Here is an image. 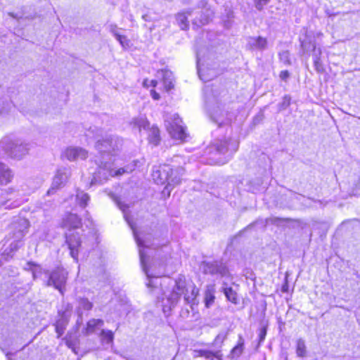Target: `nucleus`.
Wrapping results in <instances>:
<instances>
[{"label": "nucleus", "mask_w": 360, "mask_h": 360, "mask_svg": "<svg viewBox=\"0 0 360 360\" xmlns=\"http://www.w3.org/2000/svg\"><path fill=\"white\" fill-rule=\"evenodd\" d=\"M174 284L170 291L165 294V298L162 299V310L165 314L169 313L178 304L181 296L184 297V302L190 306L193 310L195 304V299L198 290L193 285L186 284L184 276L179 275L173 281Z\"/></svg>", "instance_id": "nucleus-1"}, {"label": "nucleus", "mask_w": 360, "mask_h": 360, "mask_svg": "<svg viewBox=\"0 0 360 360\" xmlns=\"http://www.w3.org/2000/svg\"><path fill=\"white\" fill-rule=\"evenodd\" d=\"M103 134L102 129L93 126L86 130L85 136L88 139H96L95 148L101 156V161H109L112 156H115L120 150L122 140L114 135L106 134L103 136Z\"/></svg>", "instance_id": "nucleus-2"}, {"label": "nucleus", "mask_w": 360, "mask_h": 360, "mask_svg": "<svg viewBox=\"0 0 360 360\" xmlns=\"http://www.w3.org/2000/svg\"><path fill=\"white\" fill-rule=\"evenodd\" d=\"M184 173L183 167H179L174 170L169 165H164L156 169H153L152 176L157 184L167 183L162 193H167V195L169 196L172 188L181 183Z\"/></svg>", "instance_id": "nucleus-3"}, {"label": "nucleus", "mask_w": 360, "mask_h": 360, "mask_svg": "<svg viewBox=\"0 0 360 360\" xmlns=\"http://www.w3.org/2000/svg\"><path fill=\"white\" fill-rule=\"evenodd\" d=\"M30 221L22 217H15L9 226V233L6 237L8 247L5 249L8 255L18 250L23 244L22 238L28 231Z\"/></svg>", "instance_id": "nucleus-4"}, {"label": "nucleus", "mask_w": 360, "mask_h": 360, "mask_svg": "<svg viewBox=\"0 0 360 360\" xmlns=\"http://www.w3.org/2000/svg\"><path fill=\"white\" fill-rule=\"evenodd\" d=\"M133 169L129 168V167H122L115 170L112 167L110 160L100 161L98 172L92 179L91 184H94V181L103 184L106 181L109 177L120 176L125 173H129Z\"/></svg>", "instance_id": "nucleus-5"}, {"label": "nucleus", "mask_w": 360, "mask_h": 360, "mask_svg": "<svg viewBox=\"0 0 360 360\" xmlns=\"http://www.w3.org/2000/svg\"><path fill=\"white\" fill-rule=\"evenodd\" d=\"M67 278L68 272L63 268L57 267L46 274V279H44V283L46 286L54 287L61 295H63Z\"/></svg>", "instance_id": "nucleus-6"}, {"label": "nucleus", "mask_w": 360, "mask_h": 360, "mask_svg": "<svg viewBox=\"0 0 360 360\" xmlns=\"http://www.w3.org/2000/svg\"><path fill=\"white\" fill-rule=\"evenodd\" d=\"M0 201L2 202L1 207L11 210L20 206L27 201V198L19 191L8 188L0 193Z\"/></svg>", "instance_id": "nucleus-7"}, {"label": "nucleus", "mask_w": 360, "mask_h": 360, "mask_svg": "<svg viewBox=\"0 0 360 360\" xmlns=\"http://www.w3.org/2000/svg\"><path fill=\"white\" fill-rule=\"evenodd\" d=\"M0 150L11 158L20 159L28 153L30 147L28 143L4 139L0 142Z\"/></svg>", "instance_id": "nucleus-8"}, {"label": "nucleus", "mask_w": 360, "mask_h": 360, "mask_svg": "<svg viewBox=\"0 0 360 360\" xmlns=\"http://www.w3.org/2000/svg\"><path fill=\"white\" fill-rule=\"evenodd\" d=\"M182 120L179 115L174 114L170 120H165V126L170 136L176 140L184 141L186 138L184 127L181 125Z\"/></svg>", "instance_id": "nucleus-9"}, {"label": "nucleus", "mask_w": 360, "mask_h": 360, "mask_svg": "<svg viewBox=\"0 0 360 360\" xmlns=\"http://www.w3.org/2000/svg\"><path fill=\"white\" fill-rule=\"evenodd\" d=\"M238 147V141L233 140H224L216 143V152L220 155H226L225 160L221 162L222 164H224L231 158L232 154L237 150Z\"/></svg>", "instance_id": "nucleus-10"}, {"label": "nucleus", "mask_w": 360, "mask_h": 360, "mask_svg": "<svg viewBox=\"0 0 360 360\" xmlns=\"http://www.w3.org/2000/svg\"><path fill=\"white\" fill-rule=\"evenodd\" d=\"M132 230L134 238L136 240V242L137 243V245L139 248V257H140V262L142 267L143 271L146 274L148 278H150L152 277H155V276H153L149 274L148 269L147 268V261L148 258L146 256V254L144 252L143 248L148 247V245H146V239L141 238V236L132 227L131 225H130Z\"/></svg>", "instance_id": "nucleus-11"}, {"label": "nucleus", "mask_w": 360, "mask_h": 360, "mask_svg": "<svg viewBox=\"0 0 360 360\" xmlns=\"http://www.w3.org/2000/svg\"><path fill=\"white\" fill-rule=\"evenodd\" d=\"M340 186L348 195H357L356 191L360 188V175L356 174H349L346 179L342 181Z\"/></svg>", "instance_id": "nucleus-12"}, {"label": "nucleus", "mask_w": 360, "mask_h": 360, "mask_svg": "<svg viewBox=\"0 0 360 360\" xmlns=\"http://www.w3.org/2000/svg\"><path fill=\"white\" fill-rule=\"evenodd\" d=\"M303 34L300 36V46L303 54L309 53L316 49L315 34L313 31L302 30Z\"/></svg>", "instance_id": "nucleus-13"}, {"label": "nucleus", "mask_w": 360, "mask_h": 360, "mask_svg": "<svg viewBox=\"0 0 360 360\" xmlns=\"http://www.w3.org/2000/svg\"><path fill=\"white\" fill-rule=\"evenodd\" d=\"M70 175V169L65 167L60 168L55 174L51 188L47 191V194L50 195L55 191L63 186L67 182Z\"/></svg>", "instance_id": "nucleus-14"}, {"label": "nucleus", "mask_w": 360, "mask_h": 360, "mask_svg": "<svg viewBox=\"0 0 360 360\" xmlns=\"http://www.w3.org/2000/svg\"><path fill=\"white\" fill-rule=\"evenodd\" d=\"M199 8L202 9L200 17L193 19V24L197 27L207 24L214 15V11L208 6L205 0H201Z\"/></svg>", "instance_id": "nucleus-15"}, {"label": "nucleus", "mask_w": 360, "mask_h": 360, "mask_svg": "<svg viewBox=\"0 0 360 360\" xmlns=\"http://www.w3.org/2000/svg\"><path fill=\"white\" fill-rule=\"evenodd\" d=\"M204 272L211 275H219L220 277L229 276L226 266L219 262H207L204 265Z\"/></svg>", "instance_id": "nucleus-16"}, {"label": "nucleus", "mask_w": 360, "mask_h": 360, "mask_svg": "<svg viewBox=\"0 0 360 360\" xmlns=\"http://www.w3.org/2000/svg\"><path fill=\"white\" fill-rule=\"evenodd\" d=\"M66 243L70 251V255L75 259H77L78 248L80 247L81 240L77 233H66Z\"/></svg>", "instance_id": "nucleus-17"}, {"label": "nucleus", "mask_w": 360, "mask_h": 360, "mask_svg": "<svg viewBox=\"0 0 360 360\" xmlns=\"http://www.w3.org/2000/svg\"><path fill=\"white\" fill-rule=\"evenodd\" d=\"M63 155L70 161L85 160L88 156V152L82 148L70 147L65 150Z\"/></svg>", "instance_id": "nucleus-18"}, {"label": "nucleus", "mask_w": 360, "mask_h": 360, "mask_svg": "<svg viewBox=\"0 0 360 360\" xmlns=\"http://www.w3.org/2000/svg\"><path fill=\"white\" fill-rule=\"evenodd\" d=\"M247 46L252 51H263L268 47V41L262 37H250Z\"/></svg>", "instance_id": "nucleus-19"}, {"label": "nucleus", "mask_w": 360, "mask_h": 360, "mask_svg": "<svg viewBox=\"0 0 360 360\" xmlns=\"http://www.w3.org/2000/svg\"><path fill=\"white\" fill-rule=\"evenodd\" d=\"M63 226L70 230L78 229L81 226V219L76 214L69 213L63 219Z\"/></svg>", "instance_id": "nucleus-20"}, {"label": "nucleus", "mask_w": 360, "mask_h": 360, "mask_svg": "<svg viewBox=\"0 0 360 360\" xmlns=\"http://www.w3.org/2000/svg\"><path fill=\"white\" fill-rule=\"evenodd\" d=\"M158 77H161L167 91L174 87L172 72L167 70H161L158 72Z\"/></svg>", "instance_id": "nucleus-21"}, {"label": "nucleus", "mask_w": 360, "mask_h": 360, "mask_svg": "<svg viewBox=\"0 0 360 360\" xmlns=\"http://www.w3.org/2000/svg\"><path fill=\"white\" fill-rule=\"evenodd\" d=\"M13 177L12 171L5 164L0 162V184H9Z\"/></svg>", "instance_id": "nucleus-22"}, {"label": "nucleus", "mask_w": 360, "mask_h": 360, "mask_svg": "<svg viewBox=\"0 0 360 360\" xmlns=\"http://www.w3.org/2000/svg\"><path fill=\"white\" fill-rule=\"evenodd\" d=\"M245 341L242 335H239L237 345L231 350L228 357L231 359H235L240 357L244 350Z\"/></svg>", "instance_id": "nucleus-23"}, {"label": "nucleus", "mask_w": 360, "mask_h": 360, "mask_svg": "<svg viewBox=\"0 0 360 360\" xmlns=\"http://www.w3.org/2000/svg\"><path fill=\"white\" fill-rule=\"evenodd\" d=\"M198 356H202L209 360H221L222 354L220 350L212 352L210 350L200 349L195 351Z\"/></svg>", "instance_id": "nucleus-24"}, {"label": "nucleus", "mask_w": 360, "mask_h": 360, "mask_svg": "<svg viewBox=\"0 0 360 360\" xmlns=\"http://www.w3.org/2000/svg\"><path fill=\"white\" fill-rule=\"evenodd\" d=\"M192 12V11H186L176 15V20L181 30H186L188 28V17L191 15Z\"/></svg>", "instance_id": "nucleus-25"}, {"label": "nucleus", "mask_w": 360, "mask_h": 360, "mask_svg": "<svg viewBox=\"0 0 360 360\" xmlns=\"http://www.w3.org/2000/svg\"><path fill=\"white\" fill-rule=\"evenodd\" d=\"M104 324V321L102 319H92L89 320L86 323V330L88 334L96 332L97 328L102 327Z\"/></svg>", "instance_id": "nucleus-26"}, {"label": "nucleus", "mask_w": 360, "mask_h": 360, "mask_svg": "<svg viewBox=\"0 0 360 360\" xmlns=\"http://www.w3.org/2000/svg\"><path fill=\"white\" fill-rule=\"evenodd\" d=\"M223 292L229 301L233 304L238 303L237 293L232 288L228 287L226 283H223Z\"/></svg>", "instance_id": "nucleus-27"}, {"label": "nucleus", "mask_w": 360, "mask_h": 360, "mask_svg": "<svg viewBox=\"0 0 360 360\" xmlns=\"http://www.w3.org/2000/svg\"><path fill=\"white\" fill-rule=\"evenodd\" d=\"M148 139L150 143L157 146L160 142V131L157 127L153 126L149 129Z\"/></svg>", "instance_id": "nucleus-28"}, {"label": "nucleus", "mask_w": 360, "mask_h": 360, "mask_svg": "<svg viewBox=\"0 0 360 360\" xmlns=\"http://www.w3.org/2000/svg\"><path fill=\"white\" fill-rule=\"evenodd\" d=\"M32 276L34 280L39 278L44 282V279H46V274L49 273V270L44 269L40 266L34 265V268L32 269Z\"/></svg>", "instance_id": "nucleus-29"}, {"label": "nucleus", "mask_w": 360, "mask_h": 360, "mask_svg": "<svg viewBox=\"0 0 360 360\" xmlns=\"http://www.w3.org/2000/svg\"><path fill=\"white\" fill-rule=\"evenodd\" d=\"M76 199H77L78 205L81 207L84 208L87 205V204L90 200V197L87 193H84V191L77 190V194H76Z\"/></svg>", "instance_id": "nucleus-30"}, {"label": "nucleus", "mask_w": 360, "mask_h": 360, "mask_svg": "<svg viewBox=\"0 0 360 360\" xmlns=\"http://www.w3.org/2000/svg\"><path fill=\"white\" fill-rule=\"evenodd\" d=\"M307 347L305 342L302 338H299L296 342V354L299 357H305L307 356Z\"/></svg>", "instance_id": "nucleus-31"}, {"label": "nucleus", "mask_w": 360, "mask_h": 360, "mask_svg": "<svg viewBox=\"0 0 360 360\" xmlns=\"http://www.w3.org/2000/svg\"><path fill=\"white\" fill-rule=\"evenodd\" d=\"M111 32L122 47L127 48L129 46V41L126 36L120 34L115 28L111 29Z\"/></svg>", "instance_id": "nucleus-32"}, {"label": "nucleus", "mask_w": 360, "mask_h": 360, "mask_svg": "<svg viewBox=\"0 0 360 360\" xmlns=\"http://www.w3.org/2000/svg\"><path fill=\"white\" fill-rule=\"evenodd\" d=\"M101 336L108 344H110L113 342L114 333L110 330H101Z\"/></svg>", "instance_id": "nucleus-33"}, {"label": "nucleus", "mask_w": 360, "mask_h": 360, "mask_svg": "<svg viewBox=\"0 0 360 360\" xmlns=\"http://www.w3.org/2000/svg\"><path fill=\"white\" fill-rule=\"evenodd\" d=\"M211 118L219 126L229 123V120L224 117V114L219 115L217 112L212 113Z\"/></svg>", "instance_id": "nucleus-34"}, {"label": "nucleus", "mask_w": 360, "mask_h": 360, "mask_svg": "<svg viewBox=\"0 0 360 360\" xmlns=\"http://www.w3.org/2000/svg\"><path fill=\"white\" fill-rule=\"evenodd\" d=\"M66 321L58 320L56 323V332L58 334V338H60L64 333L65 328Z\"/></svg>", "instance_id": "nucleus-35"}, {"label": "nucleus", "mask_w": 360, "mask_h": 360, "mask_svg": "<svg viewBox=\"0 0 360 360\" xmlns=\"http://www.w3.org/2000/svg\"><path fill=\"white\" fill-rule=\"evenodd\" d=\"M0 105H2L0 109V115L7 113L12 105L11 103L7 99L0 100Z\"/></svg>", "instance_id": "nucleus-36"}, {"label": "nucleus", "mask_w": 360, "mask_h": 360, "mask_svg": "<svg viewBox=\"0 0 360 360\" xmlns=\"http://www.w3.org/2000/svg\"><path fill=\"white\" fill-rule=\"evenodd\" d=\"M226 333H220L217 335L212 344L218 347H221L224 341L226 339Z\"/></svg>", "instance_id": "nucleus-37"}, {"label": "nucleus", "mask_w": 360, "mask_h": 360, "mask_svg": "<svg viewBox=\"0 0 360 360\" xmlns=\"http://www.w3.org/2000/svg\"><path fill=\"white\" fill-rule=\"evenodd\" d=\"M291 98L289 95H285L282 102L279 104V110H285L290 105Z\"/></svg>", "instance_id": "nucleus-38"}, {"label": "nucleus", "mask_w": 360, "mask_h": 360, "mask_svg": "<svg viewBox=\"0 0 360 360\" xmlns=\"http://www.w3.org/2000/svg\"><path fill=\"white\" fill-rule=\"evenodd\" d=\"M279 56H280L281 60H283L284 63H285L287 65L290 64V53L288 51L281 53L279 54Z\"/></svg>", "instance_id": "nucleus-39"}, {"label": "nucleus", "mask_w": 360, "mask_h": 360, "mask_svg": "<svg viewBox=\"0 0 360 360\" xmlns=\"http://www.w3.org/2000/svg\"><path fill=\"white\" fill-rule=\"evenodd\" d=\"M80 306L84 309V310H90L91 309L93 304L91 302H89L87 299H82L80 301Z\"/></svg>", "instance_id": "nucleus-40"}, {"label": "nucleus", "mask_w": 360, "mask_h": 360, "mask_svg": "<svg viewBox=\"0 0 360 360\" xmlns=\"http://www.w3.org/2000/svg\"><path fill=\"white\" fill-rule=\"evenodd\" d=\"M137 124L140 129H149V122L148 120L143 118H140L137 122Z\"/></svg>", "instance_id": "nucleus-41"}, {"label": "nucleus", "mask_w": 360, "mask_h": 360, "mask_svg": "<svg viewBox=\"0 0 360 360\" xmlns=\"http://www.w3.org/2000/svg\"><path fill=\"white\" fill-rule=\"evenodd\" d=\"M270 0H254L255 6L258 10H262L264 5L269 3Z\"/></svg>", "instance_id": "nucleus-42"}, {"label": "nucleus", "mask_w": 360, "mask_h": 360, "mask_svg": "<svg viewBox=\"0 0 360 360\" xmlns=\"http://www.w3.org/2000/svg\"><path fill=\"white\" fill-rule=\"evenodd\" d=\"M313 52V60L317 61L321 60V56L322 54L321 49L320 48L316 49L315 51H312Z\"/></svg>", "instance_id": "nucleus-43"}, {"label": "nucleus", "mask_w": 360, "mask_h": 360, "mask_svg": "<svg viewBox=\"0 0 360 360\" xmlns=\"http://www.w3.org/2000/svg\"><path fill=\"white\" fill-rule=\"evenodd\" d=\"M266 335V329L262 328L259 332V344H261L265 339Z\"/></svg>", "instance_id": "nucleus-44"}, {"label": "nucleus", "mask_w": 360, "mask_h": 360, "mask_svg": "<svg viewBox=\"0 0 360 360\" xmlns=\"http://www.w3.org/2000/svg\"><path fill=\"white\" fill-rule=\"evenodd\" d=\"M314 65L315 70L318 72H323L324 71V68H323V66L321 60L314 61Z\"/></svg>", "instance_id": "nucleus-45"}, {"label": "nucleus", "mask_w": 360, "mask_h": 360, "mask_svg": "<svg viewBox=\"0 0 360 360\" xmlns=\"http://www.w3.org/2000/svg\"><path fill=\"white\" fill-rule=\"evenodd\" d=\"M290 76V74H289V72L288 70H283L280 72V78L282 79V80H287V79Z\"/></svg>", "instance_id": "nucleus-46"}, {"label": "nucleus", "mask_w": 360, "mask_h": 360, "mask_svg": "<svg viewBox=\"0 0 360 360\" xmlns=\"http://www.w3.org/2000/svg\"><path fill=\"white\" fill-rule=\"evenodd\" d=\"M117 206L119 207V208L122 210V212L124 213H125L127 209L128 208V206L122 202H121L120 201H117Z\"/></svg>", "instance_id": "nucleus-47"}, {"label": "nucleus", "mask_w": 360, "mask_h": 360, "mask_svg": "<svg viewBox=\"0 0 360 360\" xmlns=\"http://www.w3.org/2000/svg\"><path fill=\"white\" fill-rule=\"evenodd\" d=\"M150 95L154 100H159L160 96L155 90H151Z\"/></svg>", "instance_id": "nucleus-48"}, {"label": "nucleus", "mask_w": 360, "mask_h": 360, "mask_svg": "<svg viewBox=\"0 0 360 360\" xmlns=\"http://www.w3.org/2000/svg\"><path fill=\"white\" fill-rule=\"evenodd\" d=\"M199 56H198V54H197V68H198V75H199V77L201 79H203V78L202 77V75H201V70L200 68V66H199Z\"/></svg>", "instance_id": "nucleus-49"}, {"label": "nucleus", "mask_w": 360, "mask_h": 360, "mask_svg": "<svg viewBox=\"0 0 360 360\" xmlns=\"http://www.w3.org/2000/svg\"><path fill=\"white\" fill-rule=\"evenodd\" d=\"M281 290H282V292H287L288 291V285L287 282H285V283L284 285H283Z\"/></svg>", "instance_id": "nucleus-50"}, {"label": "nucleus", "mask_w": 360, "mask_h": 360, "mask_svg": "<svg viewBox=\"0 0 360 360\" xmlns=\"http://www.w3.org/2000/svg\"><path fill=\"white\" fill-rule=\"evenodd\" d=\"M213 301H214V297L213 296L210 297V298L207 297L206 298V305H207V307H209L210 304L211 302H213Z\"/></svg>", "instance_id": "nucleus-51"}, {"label": "nucleus", "mask_w": 360, "mask_h": 360, "mask_svg": "<svg viewBox=\"0 0 360 360\" xmlns=\"http://www.w3.org/2000/svg\"><path fill=\"white\" fill-rule=\"evenodd\" d=\"M269 220H271V222L276 223L278 221H281V219L279 218L274 217V218L269 219Z\"/></svg>", "instance_id": "nucleus-52"}, {"label": "nucleus", "mask_w": 360, "mask_h": 360, "mask_svg": "<svg viewBox=\"0 0 360 360\" xmlns=\"http://www.w3.org/2000/svg\"><path fill=\"white\" fill-rule=\"evenodd\" d=\"M147 285H148V287H153L154 286L153 281L150 279L148 283H147Z\"/></svg>", "instance_id": "nucleus-53"}, {"label": "nucleus", "mask_w": 360, "mask_h": 360, "mask_svg": "<svg viewBox=\"0 0 360 360\" xmlns=\"http://www.w3.org/2000/svg\"><path fill=\"white\" fill-rule=\"evenodd\" d=\"M314 34H315V38H316V37L319 38L323 35V34L321 32H314Z\"/></svg>", "instance_id": "nucleus-54"}, {"label": "nucleus", "mask_w": 360, "mask_h": 360, "mask_svg": "<svg viewBox=\"0 0 360 360\" xmlns=\"http://www.w3.org/2000/svg\"><path fill=\"white\" fill-rule=\"evenodd\" d=\"M157 84H158V82H157V81H156V80H151V81H150V84H151V86H153V87L156 86Z\"/></svg>", "instance_id": "nucleus-55"}, {"label": "nucleus", "mask_w": 360, "mask_h": 360, "mask_svg": "<svg viewBox=\"0 0 360 360\" xmlns=\"http://www.w3.org/2000/svg\"><path fill=\"white\" fill-rule=\"evenodd\" d=\"M232 17V13L228 14V18H230Z\"/></svg>", "instance_id": "nucleus-56"}, {"label": "nucleus", "mask_w": 360, "mask_h": 360, "mask_svg": "<svg viewBox=\"0 0 360 360\" xmlns=\"http://www.w3.org/2000/svg\"><path fill=\"white\" fill-rule=\"evenodd\" d=\"M186 313L188 314L189 313V310L188 309H186Z\"/></svg>", "instance_id": "nucleus-57"}, {"label": "nucleus", "mask_w": 360, "mask_h": 360, "mask_svg": "<svg viewBox=\"0 0 360 360\" xmlns=\"http://www.w3.org/2000/svg\"><path fill=\"white\" fill-rule=\"evenodd\" d=\"M124 217H125V220L128 221V219H127V217H126L125 214H124Z\"/></svg>", "instance_id": "nucleus-58"}, {"label": "nucleus", "mask_w": 360, "mask_h": 360, "mask_svg": "<svg viewBox=\"0 0 360 360\" xmlns=\"http://www.w3.org/2000/svg\"><path fill=\"white\" fill-rule=\"evenodd\" d=\"M1 203H2V202H0V209L1 208Z\"/></svg>", "instance_id": "nucleus-59"}]
</instances>
